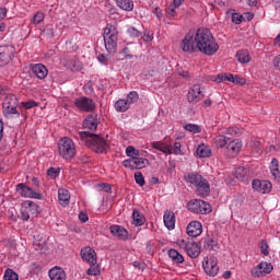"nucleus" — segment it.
<instances>
[{"label":"nucleus","instance_id":"nucleus-52","mask_svg":"<svg viewBox=\"0 0 280 280\" xmlns=\"http://www.w3.org/2000/svg\"><path fill=\"white\" fill-rule=\"evenodd\" d=\"M30 213H32V212L30 211V209L25 208V206H24V209L21 211V218H22L25 222H27V220H30Z\"/></svg>","mask_w":280,"mask_h":280},{"label":"nucleus","instance_id":"nucleus-26","mask_svg":"<svg viewBox=\"0 0 280 280\" xmlns=\"http://www.w3.org/2000/svg\"><path fill=\"white\" fill-rule=\"evenodd\" d=\"M3 110V115L4 117H7V119H12V117H21V113H19V110L16 109V106H2Z\"/></svg>","mask_w":280,"mask_h":280},{"label":"nucleus","instance_id":"nucleus-31","mask_svg":"<svg viewBox=\"0 0 280 280\" xmlns=\"http://www.w3.org/2000/svg\"><path fill=\"white\" fill-rule=\"evenodd\" d=\"M59 203L61 207H67L69 205V200H71V195L67 189H59Z\"/></svg>","mask_w":280,"mask_h":280},{"label":"nucleus","instance_id":"nucleus-45","mask_svg":"<svg viewBox=\"0 0 280 280\" xmlns=\"http://www.w3.org/2000/svg\"><path fill=\"white\" fill-rule=\"evenodd\" d=\"M127 102H129V105L139 102V93H137V91H131L127 95Z\"/></svg>","mask_w":280,"mask_h":280},{"label":"nucleus","instance_id":"nucleus-35","mask_svg":"<svg viewBox=\"0 0 280 280\" xmlns=\"http://www.w3.org/2000/svg\"><path fill=\"white\" fill-rule=\"evenodd\" d=\"M132 218L135 226H143V224H145V218L141 215V212H139V210H133Z\"/></svg>","mask_w":280,"mask_h":280},{"label":"nucleus","instance_id":"nucleus-38","mask_svg":"<svg viewBox=\"0 0 280 280\" xmlns=\"http://www.w3.org/2000/svg\"><path fill=\"white\" fill-rule=\"evenodd\" d=\"M149 161L148 159H143V158H133V167L135 170H143V167H145L148 165Z\"/></svg>","mask_w":280,"mask_h":280},{"label":"nucleus","instance_id":"nucleus-20","mask_svg":"<svg viewBox=\"0 0 280 280\" xmlns=\"http://www.w3.org/2000/svg\"><path fill=\"white\" fill-rule=\"evenodd\" d=\"M151 148H153V150H159V152H162L163 154H173L174 153V147H172V144H167V142H163V141L151 142Z\"/></svg>","mask_w":280,"mask_h":280},{"label":"nucleus","instance_id":"nucleus-32","mask_svg":"<svg viewBox=\"0 0 280 280\" xmlns=\"http://www.w3.org/2000/svg\"><path fill=\"white\" fill-rule=\"evenodd\" d=\"M197 155L200 156V159H209V156H211V148L207 147V144H199Z\"/></svg>","mask_w":280,"mask_h":280},{"label":"nucleus","instance_id":"nucleus-9","mask_svg":"<svg viewBox=\"0 0 280 280\" xmlns=\"http://www.w3.org/2000/svg\"><path fill=\"white\" fill-rule=\"evenodd\" d=\"M203 270L209 277H215L220 272V267H218V258L206 257L202 262Z\"/></svg>","mask_w":280,"mask_h":280},{"label":"nucleus","instance_id":"nucleus-27","mask_svg":"<svg viewBox=\"0 0 280 280\" xmlns=\"http://www.w3.org/2000/svg\"><path fill=\"white\" fill-rule=\"evenodd\" d=\"M270 172L271 175L273 177V180L276 183H279L280 179V172H279V160H277V158H273L271 160V164H270Z\"/></svg>","mask_w":280,"mask_h":280},{"label":"nucleus","instance_id":"nucleus-57","mask_svg":"<svg viewBox=\"0 0 280 280\" xmlns=\"http://www.w3.org/2000/svg\"><path fill=\"white\" fill-rule=\"evenodd\" d=\"M102 191H106V194H110L113 186H110L109 184H101L100 185Z\"/></svg>","mask_w":280,"mask_h":280},{"label":"nucleus","instance_id":"nucleus-6","mask_svg":"<svg viewBox=\"0 0 280 280\" xmlns=\"http://www.w3.org/2000/svg\"><path fill=\"white\" fill-rule=\"evenodd\" d=\"M178 244L179 247L183 248V250H185L188 257L191 259L200 257V246H198V243L194 242V240H182Z\"/></svg>","mask_w":280,"mask_h":280},{"label":"nucleus","instance_id":"nucleus-22","mask_svg":"<svg viewBox=\"0 0 280 280\" xmlns=\"http://www.w3.org/2000/svg\"><path fill=\"white\" fill-rule=\"evenodd\" d=\"M109 231L118 240H128V231L119 225H112Z\"/></svg>","mask_w":280,"mask_h":280},{"label":"nucleus","instance_id":"nucleus-48","mask_svg":"<svg viewBox=\"0 0 280 280\" xmlns=\"http://www.w3.org/2000/svg\"><path fill=\"white\" fill-rule=\"evenodd\" d=\"M43 21H45V13L37 12L33 18V25H39Z\"/></svg>","mask_w":280,"mask_h":280},{"label":"nucleus","instance_id":"nucleus-34","mask_svg":"<svg viewBox=\"0 0 280 280\" xmlns=\"http://www.w3.org/2000/svg\"><path fill=\"white\" fill-rule=\"evenodd\" d=\"M168 257L175 262V264H183L185 261V257L178 253L176 249H170L168 250Z\"/></svg>","mask_w":280,"mask_h":280},{"label":"nucleus","instance_id":"nucleus-61","mask_svg":"<svg viewBox=\"0 0 280 280\" xmlns=\"http://www.w3.org/2000/svg\"><path fill=\"white\" fill-rule=\"evenodd\" d=\"M79 220L80 222H89V214L84 212H80Z\"/></svg>","mask_w":280,"mask_h":280},{"label":"nucleus","instance_id":"nucleus-19","mask_svg":"<svg viewBox=\"0 0 280 280\" xmlns=\"http://www.w3.org/2000/svg\"><path fill=\"white\" fill-rule=\"evenodd\" d=\"M186 231L189 237H198V235L202 234V223H200L199 221H191L188 224Z\"/></svg>","mask_w":280,"mask_h":280},{"label":"nucleus","instance_id":"nucleus-5","mask_svg":"<svg viewBox=\"0 0 280 280\" xmlns=\"http://www.w3.org/2000/svg\"><path fill=\"white\" fill-rule=\"evenodd\" d=\"M179 48L185 54H196L198 51V43L196 40V31L190 30L179 43Z\"/></svg>","mask_w":280,"mask_h":280},{"label":"nucleus","instance_id":"nucleus-17","mask_svg":"<svg viewBox=\"0 0 280 280\" xmlns=\"http://www.w3.org/2000/svg\"><path fill=\"white\" fill-rule=\"evenodd\" d=\"M253 189L255 191H259L260 194H268L270 192V189H272V184L268 180H259V179H254L252 183Z\"/></svg>","mask_w":280,"mask_h":280},{"label":"nucleus","instance_id":"nucleus-63","mask_svg":"<svg viewBox=\"0 0 280 280\" xmlns=\"http://www.w3.org/2000/svg\"><path fill=\"white\" fill-rule=\"evenodd\" d=\"M7 92H8V86L2 82H0V95H5Z\"/></svg>","mask_w":280,"mask_h":280},{"label":"nucleus","instance_id":"nucleus-21","mask_svg":"<svg viewBox=\"0 0 280 280\" xmlns=\"http://www.w3.org/2000/svg\"><path fill=\"white\" fill-rule=\"evenodd\" d=\"M164 225L168 231H174V229H176V214H174V211L166 210L164 212Z\"/></svg>","mask_w":280,"mask_h":280},{"label":"nucleus","instance_id":"nucleus-46","mask_svg":"<svg viewBox=\"0 0 280 280\" xmlns=\"http://www.w3.org/2000/svg\"><path fill=\"white\" fill-rule=\"evenodd\" d=\"M259 248H260L261 255H265V256L270 255V252L268 250V248H269L268 241L261 240L260 244H259Z\"/></svg>","mask_w":280,"mask_h":280},{"label":"nucleus","instance_id":"nucleus-47","mask_svg":"<svg viewBox=\"0 0 280 280\" xmlns=\"http://www.w3.org/2000/svg\"><path fill=\"white\" fill-rule=\"evenodd\" d=\"M135 180L137 185H140V187H143V185H145V178L143 177V174L141 172L135 173Z\"/></svg>","mask_w":280,"mask_h":280},{"label":"nucleus","instance_id":"nucleus-41","mask_svg":"<svg viewBox=\"0 0 280 280\" xmlns=\"http://www.w3.org/2000/svg\"><path fill=\"white\" fill-rule=\"evenodd\" d=\"M184 130H187L188 132H194V135H198L202 132V129L200 126L195 125V124H186L183 126Z\"/></svg>","mask_w":280,"mask_h":280},{"label":"nucleus","instance_id":"nucleus-4","mask_svg":"<svg viewBox=\"0 0 280 280\" xmlns=\"http://www.w3.org/2000/svg\"><path fill=\"white\" fill-rule=\"evenodd\" d=\"M58 152L61 159L71 161L77 154L75 142L69 137L61 138L58 141Z\"/></svg>","mask_w":280,"mask_h":280},{"label":"nucleus","instance_id":"nucleus-13","mask_svg":"<svg viewBox=\"0 0 280 280\" xmlns=\"http://www.w3.org/2000/svg\"><path fill=\"white\" fill-rule=\"evenodd\" d=\"M14 56V48L12 46H0V67H5Z\"/></svg>","mask_w":280,"mask_h":280},{"label":"nucleus","instance_id":"nucleus-59","mask_svg":"<svg viewBox=\"0 0 280 280\" xmlns=\"http://www.w3.org/2000/svg\"><path fill=\"white\" fill-rule=\"evenodd\" d=\"M97 59L101 62V65H108V58L105 57L104 54L98 55Z\"/></svg>","mask_w":280,"mask_h":280},{"label":"nucleus","instance_id":"nucleus-8","mask_svg":"<svg viewBox=\"0 0 280 280\" xmlns=\"http://www.w3.org/2000/svg\"><path fill=\"white\" fill-rule=\"evenodd\" d=\"M74 106L82 113H93L95 110V101L86 96H81L74 100Z\"/></svg>","mask_w":280,"mask_h":280},{"label":"nucleus","instance_id":"nucleus-49","mask_svg":"<svg viewBox=\"0 0 280 280\" xmlns=\"http://www.w3.org/2000/svg\"><path fill=\"white\" fill-rule=\"evenodd\" d=\"M21 105L26 110H30V108H36V106H38V103H36V101L31 100V101L22 102Z\"/></svg>","mask_w":280,"mask_h":280},{"label":"nucleus","instance_id":"nucleus-11","mask_svg":"<svg viewBox=\"0 0 280 280\" xmlns=\"http://www.w3.org/2000/svg\"><path fill=\"white\" fill-rule=\"evenodd\" d=\"M205 95H202V88L200 84H195L188 91L187 102H189V104H198V102H200V100Z\"/></svg>","mask_w":280,"mask_h":280},{"label":"nucleus","instance_id":"nucleus-29","mask_svg":"<svg viewBox=\"0 0 280 280\" xmlns=\"http://www.w3.org/2000/svg\"><path fill=\"white\" fill-rule=\"evenodd\" d=\"M186 182H188L190 185H195V187L198 186V184L203 180L205 178L202 177V175L198 174V173H188L185 176Z\"/></svg>","mask_w":280,"mask_h":280},{"label":"nucleus","instance_id":"nucleus-37","mask_svg":"<svg viewBox=\"0 0 280 280\" xmlns=\"http://www.w3.org/2000/svg\"><path fill=\"white\" fill-rule=\"evenodd\" d=\"M24 207L26 209H28V212L32 214V215H36V213H38L40 207H38V203L34 202V201H31V200H26L24 202Z\"/></svg>","mask_w":280,"mask_h":280},{"label":"nucleus","instance_id":"nucleus-16","mask_svg":"<svg viewBox=\"0 0 280 280\" xmlns=\"http://www.w3.org/2000/svg\"><path fill=\"white\" fill-rule=\"evenodd\" d=\"M31 71L38 80H45L49 73V70L43 63L31 65Z\"/></svg>","mask_w":280,"mask_h":280},{"label":"nucleus","instance_id":"nucleus-58","mask_svg":"<svg viewBox=\"0 0 280 280\" xmlns=\"http://www.w3.org/2000/svg\"><path fill=\"white\" fill-rule=\"evenodd\" d=\"M273 67L275 69H277L278 71H280V55L276 56L273 58Z\"/></svg>","mask_w":280,"mask_h":280},{"label":"nucleus","instance_id":"nucleus-44","mask_svg":"<svg viewBox=\"0 0 280 280\" xmlns=\"http://www.w3.org/2000/svg\"><path fill=\"white\" fill-rule=\"evenodd\" d=\"M4 280H19V275L12 269H7L4 272Z\"/></svg>","mask_w":280,"mask_h":280},{"label":"nucleus","instance_id":"nucleus-24","mask_svg":"<svg viewBox=\"0 0 280 280\" xmlns=\"http://www.w3.org/2000/svg\"><path fill=\"white\" fill-rule=\"evenodd\" d=\"M83 128L88 130H97V116L95 114H90L83 121Z\"/></svg>","mask_w":280,"mask_h":280},{"label":"nucleus","instance_id":"nucleus-23","mask_svg":"<svg viewBox=\"0 0 280 280\" xmlns=\"http://www.w3.org/2000/svg\"><path fill=\"white\" fill-rule=\"evenodd\" d=\"M51 280H67V273L60 267H54L48 272Z\"/></svg>","mask_w":280,"mask_h":280},{"label":"nucleus","instance_id":"nucleus-50","mask_svg":"<svg viewBox=\"0 0 280 280\" xmlns=\"http://www.w3.org/2000/svg\"><path fill=\"white\" fill-rule=\"evenodd\" d=\"M127 32L129 36H132V38H139V36H141V32H139L135 26H130Z\"/></svg>","mask_w":280,"mask_h":280},{"label":"nucleus","instance_id":"nucleus-53","mask_svg":"<svg viewBox=\"0 0 280 280\" xmlns=\"http://www.w3.org/2000/svg\"><path fill=\"white\" fill-rule=\"evenodd\" d=\"M94 265H91V268L88 269V275L92 276V277H97V275H100V269H97L96 267H93Z\"/></svg>","mask_w":280,"mask_h":280},{"label":"nucleus","instance_id":"nucleus-28","mask_svg":"<svg viewBox=\"0 0 280 280\" xmlns=\"http://www.w3.org/2000/svg\"><path fill=\"white\" fill-rule=\"evenodd\" d=\"M236 58L241 65H247L250 62V52L247 49H241L236 52Z\"/></svg>","mask_w":280,"mask_h":280},{"label":"nucleus","instance_id":"nucleus-36","mask_svg":"<svg viewBox=\"0 0 280 280\" xmlns=\"http://www.w3.org/2000/svg\"><path fill=\"white\" fill-rule=\"evenodd\" d=\"M2 106H19V98L14 94H9L4 97Z\"/></svg>","mask_w":280,"mask_h":280},{"label":"nucleus","instance_id":"nucleus-18","mask_svg":"<svg viewBox=\"0 0 280 280\" xmlns=\"http://www.w3.org/2000/svg\"><path fill=\"white\" fill-rule=\"evenodd\" d=\"M196 194L201 198H207V196L211 194V185L206 178L201 179L200 183L196 186Z\"/></svg>","mask_w":280,"mask_h":280},{"label":"nucleus","instance_id":"nucleus-10","mask_svg":"<svg viewBox=\"0 0 280 280\" xmlns=\"http://www.w3.org/2000/svg\"><path fill=\"white\" fill-rule=\"evenodd\" d=\"M242 140L240 139H234L230 141L225 149V156H228L229 159H234V156H237V154L242 152Z\"/></svg>","mask_w":280,"mask_h":280},{"label":"nucleus","instance_id":"nucleus-3","mask_svg":"<svg viewBox=\"0 0 280 280\" xmlns=\"http://www.w3.org/2000/svg\"><path fill=\"white\" fill-rule=\"evenodd\" d=\"M105 49L109 54H117V43L119 42V31L114 24H107L103 33Z\"/></svg>","mask_w":280,"mask_h":280},{"label":"nucleus","instance_id":"nucleus-39","mask_svg":"<svg viewBox=\"0 0 280 280\" xmlns=\"http://www.w3.org/2000/svg\"><path fill=\"white\" fill-rule=\"evenodd\" d=\"M248 172L246 171V168L244 166H238L235 170L234 176L235 178H237L238 180H246V176H247Z\"/></svg>","mask_w":280,"mask_h":280},{"label":"nucleus","instance_id":"nucleus-15","mask_svg":"<svg viewBox=\"0 0 280 280\" xmlns=\"http://www.w3.org/2000/svg\"><path fill=\"white\" fill-rule=\"evenodd\" d=\"M81 259L90 264V266H95L97 264V254L91 247H85L81 249Z\"/></svg>","mask_w":280,"mask_h":280},{"label":"nucleus","instance_id":"nucleus-2","mask_svg":"<svg viewBox=\"0 0 280 280\" xmlns=\"http://www.w3.org/2000/svg\"><path fill=\"white\" fill-rule=\"evenodd\" d=\"M79 136L82 141H85V145H88L90 150H93V152H96V154H102L110 148L108 141L97 135H93L89 131H81Z\"/></svg>","mask_w":280,"mask_h":280},{"label":"nucleus","instance_id":"nucleus-55","mask_svg":"<svg viewBox=\"0 0 280 280\" xmlns=\"http://www.w3.org/2000/svg\"><path fill=\"white\" fill-rule=\"evenodd\" d=\"M234 84H246V79L244 78H241L238 75H235L233 81H232Z\"/></svg>","mask_w":280,"mask_h":280},{"label":"nucleus","instance_id":"nucleus-43","mask_svg":"<svg viewBox=\"0 0 280 280\" xmlns=\"http://www.w3.org/2000/svg\"><path fill=\"white\" fill-rule=\"evenodd\" d=\"M126 154L127 156H129L130 159H137L139 156V150H137L135 147L129 145L126 149Z\"/></svg>","mask_w":280,"mask_h":280},{"label":"nucleus","instance_id":"nucleus-40","mask_svg":"<svg viewBox=\"0 0 280 280\" xmlns=\"http://www.w3.org/2000/svg\"><path fill=\"white\" fill-rule=\"evenodd\" d=\"M213 143L215 148H224V145L229 143V140L225 138V136H217L213 138Z\"/></svg>","mask_w":280,"mask_h":280},{"label":"nucleus","instance_id":"nucleus-51","mask_svg":"<svg viewBox=\"0 0 280 280\" xmlns=\"http://www.w3.org/2000/svg\"><path fill=\"white\" fill-rule=\"evenodd\" d=\"M124 167H128L129 170H136L135 168V160L131 158L129 160H125L122 162Z\"/></svg>","mask_w":280,"mask_h":280},{"label":"nucleus","instance_id":"nucleus-7","mask_svg":"<svg viewBox=\"0 0 280 280\" xmlns=\"http://www.w3.org/2000/svg\"><path fill=\"white\" fill-rule=\"evenodd\" d=\"M187 209L192 213H201L202 215L211 213V205L200 199L190 200L187 203Z\"/></svg>","mask_w":280,"mask_h":280},{"label":"nucleus","instance_id":"nucleus-14","mask_svg":"<svg viewBox=\"0 0 280 280\" xmlns=\"http://www.w3.org/2000/svg\"><path fill=\"white\" fill-rule=\"evenodd\" d=\"M16 191L20 194V196H23L24 198H35L36 200H40L43 198V195L40 192L33 191L32 188H30L25 184H19L16 186Z\"/></svg>","mask_w":280,"mask_h":280},{"label":"nucleus","instance_id":"nucleus-33","mask_svg":"<svg viewBox=\"0 0 280 280\" xmlns=\"http://www.w3.org/2000/svg\"><path fill=\"white\" fill-rule=\"evenodd\" d=\"M114 106L118 113H126V110L130 108V101L120 98L115 103Z\"/></svg>","mask_w":280,"mask_h":280},{"label":"nucleus","instance_id":"nucleus-42","mask_svg":"<svg viewBox=\"0 0 280 280\" xmlns=\"http://www.w3.org/2000/svg\"><path fill=\"white\" fill-rule=\"evenodd\" d=\"M234 78L232 73H221L218 74L215 82H233Z\"/></svg>","mask_w":280,"mask_h":280},{"label":"nucleus","instance_id":"nucleus-30","mask_svg":"<svg viewBox=\"0 0 280 280\" xmlns=\"http://www.w3.org/2000/svg\"><path fill=\"white\" fill-rule=\"evenodd\" d=\"M116 3L120 10H125L126 12H132L135 8V2L132 0H116Z\"/></svg>","mask_w":280,"mask_h":280},{"label":"nucleus","instance_id":"nucleus-54","mask_svg":"<svg viewBox=\"0 0 280 280\" xmlns=\"http://www.w3.org/2000/svg\"><path fill=\"white\" fill-rule=\"evenodd\" d=\"M232 22L235 23V25H240V23H242V15H240L238 13H233Z\"/></svg>","mask_w":280,"mask_h":280},{"label":"nucleus","instance_id":"nucleus-64","mask_svg":"<svg viewBox=\"0 0 280 280\" xmlns=\"http://www.w3.org/2000/svg\"><path fill=\"white\" fill-rule=\"evenodd\" d=\"M178 75H180L182 78H185V80H189L190 75L189 72L182 70L178 72Z\"/></svg>","mask_w":280,"mask_h":280},{"label":"nucleus","instance_id":"nucleus-56","mask_svg":"<svg viewBox=\"0 0 280 280\" xmlns=\"http://www.w3.org/2000/svg\"><path fill=\"white\" fill-rule=\"evenodd\" d=\"M47 175L50 176V178H57L58 177V171H56V168L50 167L47 171Z\"/></svg>","mask_w":280,"mask_h":280},{"label":"nucleus","instance_id":"nucleus-12","mask_svg":"<svg viewBox=\"0 0 280 280\" xmlns=\"http://www.w3.org/2000/svg\"><path fill=\"white\" fill-rule=\"evenodd\" d=\"M273 267L272 264L261 261L258 266L252 269L253 277H266V275H270L272 272Z\"/></svg>","mask_w":280,"mask_h":280},{"label":"nucleus","instance_id":"nucleus-1","mask_svg":"<svg viewBox=\"0 0 280 280\" xmlns=\"http://www.w3.org/2000/svg\"><path fill=\"white\" fill-rule=\"evenodd\" d=\"M196 40H197V50L205 56H215L218 54V49H220V45L211 34L209 28H198L195 32Z\"/></svg>","mask_w":280,"mask_h":280},{"label":"nucleus","instance_id":"nucleus-62","mask_svg":"<svg viewBox=\"0 0 280 280\" xmlns=\"http://www.w3.org/2000/svg\"><path fill=\"white\" fill-rule=\"evenodd\" d=\"M142 40H144L145 43H152V40H154V35L144 34L142 36Z\"/></svg>","mask_w":280,"mask_h":280},{"label":"nucleus","instance_id":"nucleus-60","mask_svg":"<svg viewBox=\"0 0 280 280\" xmlns=\"http://www.w3.org/2000/svg\"><path fill=\"white\" fill-rule=\"evenodd\" d=\"M180 148H182L180 142H175L173 147L174 154H180Z\"/></svg>","mask_w":280,"mask_h":280},{"label":"nucleus","instance_id":"nucleus-25","mask_svg":"<svg viewBox=\"0 0 280 280\" xmlns=\"http://www.w3.org/2000/svg\"><path fill=\"white\" fill-rule=\"evenodd\" d=\"M203 248L206 250H220V244L218 241L207 236L202 238Z\"/></svg>","mask_w":280,"mask_h":280}]
</instances>
